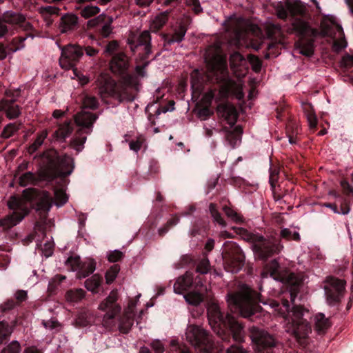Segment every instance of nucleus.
<instances>
[{
    "mask_svg": "<svg viewBox=\"0 0 353 353\" xmlns=\"http://www.w3.org/2000/svg\"><path fill=\"white\" fill-rule=\"evenodd\" d=\"M83 107L91 110H96L99 106V102L95 97L85 95L82 100Z\"/></svg>",
    "mask_w": 353,
    "mask_h": 353,
    "instance_id": "nucleus-47",
    "label": "nucleus"
},
{
    "mask_svg": "<svg viewBox=\"0 0 353 353\" xmlns=\"http://www.w3.org/2000/svg\"><path fill=\"white\" fill-rule=\"evenodd\" d=\"M210 261L206 257L202 259L196 266V271L201 274L207 273L210 269Z\"/></svg>",
    "mask_w": 353,
    "mask_h": 353,
    "instance_id": "nucleus-56",
    "label": "nucleus"
},
{
    "mask_svg": "<svg viewBox=\"0 0 353 353\" xmlns=\"http://www.w3.org/2000/svg\"><path fill=\"white\" fill-rule=\"evenodd\" d=\"M73 130L72 121L71 120L65 121L63 123L59 125L53 136L57 140H65L72 134Z\"/></svg>",
    "mask_w": 353,
    "mask_h": 353,
    "instance_id": "nucleus-29",
    "label": "nucleus"
},
{
    "mask_svg": "<svg viewBox=\"0 0 353 353\" xmlns=\"http://www.w3.org/2000/svg\"><path fill=\"white\" fill-rule=\"evenodd\" d=\"M186 339L190 343L198 348L199 353H219L223 348L214 347L211 337L208 332L201 327L190 325L188 327Z\"/></svg>",
    "mask_w": 353,
    "mask_h": 353,
    "instance_id": "nucleus-12",
    "label": "nucleus"
},
{
    "mask_svg": "<svg viewBox=\"0 0 353 353\" xmlns=\"http://www.w3.org/2000/svg\"><path fill=\"white\" fill-rule=\"evenodd\" d=\"M97 119L98 115L90 112L82 111L75 114L74 123L81 128L76 131L74 137L70 140V146L77 152L83 149L87 140V137L82 134H89L92 132L93 124Z\"/></svg>",
    "mask_w": 353,
    "mask_h": 353,
    "instance_id": "nucleus-11",
    "label": "nucleus"
},
{
    "mask_svg": "<svg viewBox=\"0 0 353 353\" xmlns=\"http://www.w3.org/2000/svg\"><path fill=\"white\" fill-rule=\"evenodd\" d=\"M250 337L255 346L256 353H275L274 347L277 341L274 336L263 329L256 326L249 328Z\"/></svg>",
    "mask_w": 353,
    "mask_h": 353,
    "instance_id": "nucleus-15",
    "label": "nucleus"
},
{
    "mask_svg": "<svg viewBox=\"0 0 353 353\" xmlns=\"http://www.w3.org/2000/svg\"><path fill=\"white\" fill-rule=\"evenodd\" d=\"M48 131L46 130H41L37 134L34 142L28 147L27 152L29 154H33L43 145L45 139L48 137Z\"/></svg>",
    "mask_w": 353,
    "mask_h": 353,
    "instance_id": "nucleus-33",
    "label": "nucleus"
},
{
    "mask_svg": "<svg viewBox=\"0 0 353 353\" xmlns=\"http://www.w3.org/2000/svg\"><path fill=\"white\" fill-rule=\"evenodd\" d=\"M292 26L293 31L299 38L296 42V46L299 49L300 53L306 57L312 56L314 53L313 41L307 37L314 34L315 30L307 22L300 19H296Z\"/></svg>",
    "mask_w": 353,
    "mask_h": 353,
    "instance_id": "nucleus-13",
    "label": "nucleus"
},
{
    "mask_svg": "<svg viewBox=\"0 0 353 353\" xmlns=\"http://www.w3.org/2000/svg\"><path fill=\"white\" fill-rule=\"evenodd\" d=\"M267 34L270 38H276L283 34L282 28L280 24L270 23L267 27Z\"/></svg>",
    "mask_w": 353,
    "mask_h": 353,
    "instance_id": "nucleus-46",
    "label": "nucleus"
},
{
    "mask_svg": "<svg viewBox=\"0 0 353 353\" xmlns=\"http://www.w3.org/2000/svg\"><path fill=\"white\" fill-rule=\"evenodd\" d=\"M119 271L120 265L118 264H114L112 265L107 270V272H105V278L106 280V283L108 285H110L114 281Z\"/></svg>",
    "mask_w": 353,
    "mask_h": 353,
    "instance_id": "nucleus-43",
    "label": "nucleus"
},
{
    "mask_svg": "<svg viewBox=\"0 0 353 353\" xmlns=\"http://www.w3.org/2000/svg\"><path fill=\"white\" fill-rule=\"evenodd\" d=\"M327 285L324 287H345L346 282L345 280L339 279L334 276H328L326 279Z\"/></svg>",
    "mask_w": 353,
    "mask_h": 353,
    "instance_id": "nucleus-52",
    "label": "nucleus"
},
{
    "mask_svg": "<svg viewBox=\"0 0 353 353\" xmlns=\"http://www.w3.org/2000/svg\"><path fill=\"white\" fill-rule=\"evenodd\" d=\"M54 199L56 201L55 204L57 206H62L67 203L68 196L63 190L57 189L54 191Z\"/></svg>",
    "mask_w": 353,
    "mask_h": 353,
    "instance_id": "nucleus-48",
    "label": "nucleus"
},
{
    "mask_svg": "<svg viewBox=\"0 0 353 353\" xmlns=\"http://www.w3.org/2000/svg\"><path fill=\"white\" fill-rule=\"evenodd\" d=\"M336 198H340L341 200L340 213L343 214H347L350 211V201L347 198L341 197L336 191H332L330 192Z\"/></svg>",
    "mask_w": 353,
    "mask_h": 353,
    "instance_id": "nucleus-44",
    "label": "nucleus"
},
{
    "mask_svg": "<svg viewBox=\"0 0 353 353\" xmlns=\"http://www.w3.org/2000/svg\"><path fill=\"white\" fill-rule=\"evenodd\" d=\"M208 316L212 328L222 341H230V334L223 327H225L230 329L235 341L238 343L244 341L245 333L243 325L230 314H227L224 317L217 303L212 302L209 304Z\"/></svg>",
    "mask_w": 353,
    "mask_h": 353,
    "instance_id": "nucleus-6",
    "label": "nucleus"
},
{
    "mask_svg": "<svg viewBox=\"0 0 353 353\" xmlns=\"http://www.w3.org/2000/svg\"><path fill=\"white\" fill-rule=\"evenodd\" d=\"M225 139L232 148H235L238 141H240V137H238L235 132H227L225 134Z\"/></svg>",
    "mask_w": 353,
    "mask_h": 353,
    "instance_id": "nucleus-54",
    "label": "nucleus"
},
{
    "mask_svg": "<svg viewBox=\"0 0 353 353\" xmlns=\"http://www.w3.org/2000/svg\"><path fill=\"white\" fill-rule=\"evenodd\" d=\"M170 345L172 346V351L175 353H190L185 345H179L176 341H172Z\"/></svg>",
    "mask_w": 353,
    "mask_h": 353,
    "instance_id": "nucleus-60",
    "label": "nucleus"
},
{
    "mask_svg": "<svg viewBox=\"0 0 353 353\" xmlns=\"http://www.w3.org/2000/svg\"><path fill=\"white\" fill-rule=\"evenodd\" d=\"M279 171L276 168L270 169V178L269 183L270 184L272 190H274L276 183L279 179Z\"/></svg>",
    "mask_w": 353,
    "mask_h": 353,
    "instance_id": "nucleus-59",
    "label": "nucleus"
},
{
    "mask_svg": "<svg viewBox=\"0 0 353 353\" xmlns=\"http://www.w3.org/2000/svg\"><path fill=\"white\" fill-rule=\"evenodd\" d=\"M20 199L13 196L8 201L9 208L14 211L10 215L0 219V227L4 232L17 225L28 214L29 210L23 207L24 203H29L43 220L46 219L53 203V199L48 192L33 188L25 189Z\"/></svg>",
    "mask_w": 353,
    "mask_h": 353,
    "instance_id": "nucleus-1",
    "label": "nucleus"
},
{
    "mask_svg": "<svg viewBox=\"0 0 353 353\" xmlns=\"http://www.w3.org/2000/svg\"><path fill=\"white\" fill-rule=\"evenodd\" d=\"M98 88V94L103 101H106V99L110 97L122 102L125 97L123 93L119 90L117 84L114 80L106 74H100L96 80Z\"/></svg>",
    "mask_w": 353,
    "mask_h": 353,
    "instance_id": "nucleus-16",
    "label": "nucleus"
},
{
    "mask_svg": "<svg viewBox=\"0 0 353 353\" xmlns=\"http://www.w3.org/2000/svg\"><path fill=\"white\" fill-rule=\"evenodd\" d=\"M303 112L307 117L310 128L315 130L318 124L317 117L311 103H304L302 105Z\"/></svg>",
    "mask_w": 353,
    "mask_h": 353,
    "instance_id": "nucleus-32",
    "label": "nucleus"
},
{
    "mask_svg": "<svg viewBox=\"0 0 353 353\" xmlns=\"http://www.w3.org/2000/svg\"><path fill=\"white\" fill-rule=\"evenodd\" d=\"M260 294L252 288H240L234 293H229L227 296L228 307L232 312H239L245 318L255 314L260 306Z\"/></svg>",
    "mask_w": 353,
    "mask_h": 353,
    "instance_id": "nucleus-7",
    "label": "nucleus"
},
{
    "mask_svg": "<svg viewBox=\"0 0 353 353\" xmlns=\"http://www.w3.org/2000/svg\"><path fill=\"white\" fill-rule=\"evenodd\" d=\"M143 46V53L141 54V60L143 61V64L138 65L135 68L136 74L139 77H145L146 76V68L149 65L150 61H147L150 54L151 53V35L148 31L141 32L137 39V43L134 44L135 48Z\"/></svg>",
    "mask_w": 353,
    "mask_h": 353,
    "instance_id": "nucleus-18",
    "label": "nucleus"
},
{
    "mask_svg": "<svg viewBox=\"0 0 353 353\" xmlns=\"http://www.w3.org/2000/svg\"><path fill=\"white\" fill-rule=\"evenodd\" d=\"M60 8L55 6H42L39 9V13L41 14L47 28H50L54 22V20L51 18L52 15L59 16L60 14Z\"/></svg>",
    "mask_w": 353,
    "mask_h": 353,
    "instance_id": "nucleus-28",
    "label": "nucleus"
},
{
    "mask_svg": "<svg viewBox=\"0 0 353 353\" xmlns=\"http://www.w3.org/2000/svg\"><path fill=\"white\" fill-rule=\"evenodd\" d=\"M196 265V262L194 259L188 254H184L181 256L179 261L174 263V268L180 269L189 266H194Z\"/></svg>",
    "mask_w": 353,
    "mask_h": 353,
    "instance_id": "nucleus-41",
    "label": "nucleus"
},
{
    "mask_svg": "<svg viewBox=\"0 0 353 353\" xmlns=\"http://www.w3.org/2000/svg\"><path fill=\"white\" fill-rule=\"evenodd\" d=\"M248 59L252 65V70L255 72H259L261 70L262 65V63L260 59L254 54H249L248 56Z\"/></svg>",
    "mask_w": 353,
    "mask_h": 353,
    "instance_id": "nucleus-51",
    "label": "nucleus"
},
{
    "mask_svg": "<svg viewBox=\"0 0 353 353\" xmlns=\"http://www.w3.org/2000/svg\"><path fill=\"white\" fill-rule=\"evenodd\" d=\"M79 28V17L73 13L68 12L63 14L57 24L60 34H69Z\"/></svg>",
    "mask_w": 353,
    "mask_h": 353,
    "instance_id": "nucleus-23",
    "label": "nucleus"
},
{
    "mask_svg": "<svg viewBox=\"0 0 353 353\" xmlns=\"http://www.w3.org/2000/svg\"><path fill=\"white\" fill-rule=\"evenodd\" d=\"M170 12L165 11L157 15L154 19L155 26L157 29H161L165 25L168 20Z\"/></svg>",
    "mask_w": 353,
    "mask_h": 353,
    "instance_id": "nucleus-50",
    "label": "nucleus"
},
{
    "mask_svg": "<svg viewBox=\"0 0 353 353\" xmlns=\"http://www.w3.org/2000/svg\"><path fill=\"white\" fill-rule=\"evenodd\" d=\"M299 288H285L282 292L283 297L282 304L288 314L283 316L285 321V329L287 332L294 336L296 339H305L311 332V327L306 319L303 318L305 313L308 311L302 306L295 305L292 310L288 311L290 299L292 303H294L299 294Z\"/></svg>",
    "mask_w": 353,
    "mask_h": 353,
    "instance_id": "nucleus-4",
    "label": "nucleus"
},
{
    "mask_svg": "<svg viewBox=\"0 0 353 353\" xmlns=\"http://www.w3.org/2000/svg\"><path fill=\"white\" fill-rule=\"evenodd\" d=\"M113 19L112 17H108L106 14H101L95 18L89 20L87 22L88 28H94L101 26L99 29V34L104 38H108L112 32V27L111 26Z\"/></svg>",
    "mask_w": 353,
    "mask_h": 353,
    "instance_id": "nucleus-22",
    "label": "nucleus"
},
{
    "mask_svg": "<svg viewBox=\"0 0 353 353\" xmlns=\"http://www.w3.org/2000/svg\"><path fill=\"white\" fill-rule=\"evenodd\" d=\"M39 165V176L46 181L71 174L74 168V159L68 154L59 155L53 148L48 149L34 157Z\"/></svg>",
    "mask_w": 353,
    "mask_h": 353,
    "instance_id": "nucleus-3",
    "label": "nucleus"
},
{
    "mask_svg": "<svg viewBox=\"0 0 353 353\" xmlns=\"http://www.w3.org/2000/svg\"><path fill=\"white\" fill-rule=\"evenodd\" d=\"M295 14L296 10L292 3L288 0L286 3V8L281 7L277 10L278 17L281 19H286L288 16V12Z\"/></svg>",
    "mask_w": 353,
    "mask_h": 353,
    "instance_id": "nucleus-42",
    "label": "nucleus"
},
{
    "mask_svg": "<svg viewBox=\"0 0 353 353\" xmlns=\"http://www.w3.org/2000/svg\"><path fill=\"white\" fill-rule=\"evenodd\" d=\"M21 346L18 341H13L1 353H19Z\"/></svg>",
    "mask_w": 353,
    "mask_h": 353,
    "instance_id": "nucleus-55",
    "label": "nucleus"
},
{
    "mask_svg": "<svg viewBox=\"0 0 353 353\" xmlns=\"http://www.w3.org/2000/svg\"><path fill=\"white\" fill-rule=\"evenodd\" d=\"M6 23L16 26L26 32L25 36H19L12 39L9 46V50L11 52H16L23 48L24 41L27 38L33 39L34 37L32 32H29L34 30L32 25L26 21L25 16L21 13L8 11L3 14L2 19H0V37L6 35L8 32Z\"/></svg>",
    "mask_w": 353,
    "mask_h": 353,
    "instance_id": "nucleus-8",
    "label": "nucleus"
},
{
    "mask_svg": "<svg viewBox=\"0 0 353 353\" xmlns=\"http://www.w3.org/2000/svg\"><path fill=\"white\" fill-rule=\"evenodd\" d=\"M209 211L214 222L217 223L222 227L225 228L227 226V223L217 210L216 204L211 203L209 205Z\"/></svg>",
    "mask_w": 353,
    "mask_h": 353,
    "instance_id": "nucleus-38",
    "label": "nucleus"
},
{
    "mask_svg": "<svg viewBox=\"0 0 353 353\" xmlns=\"http://www.w3.org/2000/svg\"><path fill=\"white\" fill-rule=\"evenodd\" d=\"M210 107L209 105H205V106L199 110L198 117L201 120H206L213 114Z\"/></svg>",
    "mask_w": 353,
    "mask_h": 353,
    "instance_id": "nucleus-58",
    "label": "nucleus"
},
{
    "mask_svg": "<svg viewBox=\"0 0 353 353\" xmlns=\"http://www.w3.org/2000/svg\"><path fill=\"white\" fill-rule=\"evenodd\" d=\"M102 281L103 276L99 274H94L85 281L84 287H101Z\"/></svg>",
    "mask_w": 353,
    "mask_h": 353,
    "instance_id": "nucleus-49",
    "label": "nucleus"
},
{
    "mask_svg": "<svg viewBox=\"0 0 353 353\" xmlns=\"http://www.w3.org/2000/svg\"><path fill=\"white\" fill-rule=\"evenodd\" d=\"M119 293L117 289L112 290L109 295L101 302L98 309L105 312L102 325L107 330H112L115 325V318L121 312V306L117 303Z\"/></svg>",
    "mask_w": 353,
    "mask_h": 353,
    "instance_id": "nucleus-14",
    "label": "nucleus"
},
{
    "mask_svg": "<svg viewBox=\"0 0 353 353\" xmlns=\"http://www.w3.org/2000/svg\"><path fill=\"white\" fill-rule=\"evenodd\" d=\"M226 353H250L240 345H232L227 348Z\"/></svg>",
    "mask_w": 353,
    "mask_h": 353,
    "instance_id": "nucleus-63",
    "label": "nucleus"
},
{
    "mask_svg": "<svg viewBox=\"0 0 353 353\" xmlns=\"http://www.w3.org/2000/svg\"><path fill=\"white\" fill-rule=\"evenodd\" d=\"M224 269L231 273L239 272L245 265V254L241 246L232 241H225L221 248Z\"/></svg>",
    "mask_w": 353,
    "mask_h": 353,
    "instance_id": "nucleus-10",
    "label": "nucleus"
},
{
    "mask_svg": "<svg viewBox=\"0 0 353 353\" xmlns=\"http://www.w3.org/2000/svg\"><path fill=\"white\" fill-rule=\"evenodd\" d=\"M14 323H9L6 321H0V344L7 340L13 332Z\"/></svg>",
    "mask_w": 353,
    "mask_h": 353,
    "instance_id": "nucleus-34",
    "label": "nucleus"
},
{
    "mask_svg": "<svg viewBox=\"0 0 353 353\" xmlns=\"http://www.w3.org/2000/svg\"><path fill=\"white\" fill-rule=\"evenodd\" d=\"M124 254L122 252L115 250L114 251H111L108 254L107 258L109 262L115 263L122 260Z\"/></svg>",
    "mask_w": 353,
    "mask_h": 353,
    "instance_id": "nucleus-53",
    "label": "nucleus"
},
{
    "mask_svg": "<svg viewBox=\"0 0 353 353\" xmlns=\"http://www.w3.org/2000/svg\"><path fill=\"white\" fill-rule=\"evenodd\" d=\"M223 211L224 212L225 214L228 216V218L230 219L233 221L237 223H240L243 221L242 216L237 213L231 208L227 205H224L223 208Z\"/></svg>",
    "mask_w": 353,
    "mask_h": 353,
    "instance_id": "nucleus-45",
    "label": "nucleus"
},
{
    "mask_svg": "<svg viewBox=\"0 0 353 353\" xmlns=\"http://www.w3.org/2000/svg\"><path fill=\"white\" fill-rule=\"evenodd\" d=\"M187 288H174V292L176 294H183L185 301L191 305H197L203 300V295L198 290H193L185 292Z\"/></svg>",
    "mask_w": 353,
    "mask_h": 353,
    "instance_id": "nucleus-27",
    "label": "nucleus"
},
{
    "mask_svg": "<svg viewBox=\"0 0 353 353\" xmlns=\"http://www.w3.org/2000/svg\"><path fill=\"white\" fill-rule=\"evenodd\" d=\"M143 141L144 139L141 137L137 138L136 141H131L129 143L130 150L138 152L141 149Z\"/></svg>",
    "mask_w": 353,
    "mask_h": 353,
    "instance_id": "nucleus-62",
    "label": "nucleus"
},
{
    "mask_svg": "<svg viewBox=\"0 0 353 353\" xmlns=\"http://www.w3.org/2000/svg\"><path fill=\"white\" fill-rule=\"evenodd\" d=\"M20 184L22 186H26L29 183H32L35 181V176L31 172H27L22 174L20 178Z\"/></svg>",
    "mask_w": 353,
    "mask_h": 353,
    "instance_id": "nucleus-57",
    "label": "nucleus"
},
{
    "mask_svg": "<svg viewBox=\"0 0 353 353\" xmlns=\"http://www.w3.org/2000/svg\"><path fill=\"white\" fill-rule=\"evenodd\" d=\"M21 126V123H10L6 125L3 129L1 133V137L3 139H8L13 136L15 132H17Z\"/></svg>",
    "mask_w": 353,
    "mask_h": 353,
    "instance_id": "nucleus-36",
    "label": "nucleus"
},
{
    "mask_svg": "<svg viewBox=\"0 0 353 353\" xmlns=\"http://www.w3.org/2000/svg\"><path fill=\"white\" fill-rule=\"evenodd\" d=\"M192 23V18L190 16H185L179 26L174 28L173 33L164 34L163 36L165 46L171 45L175 42L180 43L184 39V37L188 29V26Z\"/></svg>",
    "mask_w": 353,
    "mask_h": 353,
    "instance_id": "nucleus-21",
    "label": "nucleus"
},
{
    "mask_svg": "<svg viewBox=\"0 0 353 353\" xmlns=\"http://www.w3.org/2000/svg\"><path fill=\"white\" fill-rule=\"evenodd\" d=\"M340 184L344 194H345L347 196H350L351 194H353V186L350 185V183L346 180H342Z\"/></svg>",
    "mask_w": 353,
    "mask_h": 353,
    "instance_id": "nucleus-64",
    "label": "nucleus"
},
{
    "mask_svg": "<svg viewBox=\"0 0 353 353\" xmlns=\"http://www.w3.org/2000/svg\"><path fill=\"white\" fill-rule=\"evenodd\" d=\"M0 110L4 112L9 119H15L21 114V108L13 99H2L0 101Z\"/></svg>",
    "mask_w": 353,
    "mask_h": 353,
    "instance_id": "nucleus-24",
    "label": "nucleus"
},
{
    "mask_svg": "<svg viewBox=\"0 0 353 353\" xmlns=\"http://www.w3.org/2000/svg\"><path fill=\"white\" fill-rule=\"evenodd\" d=\"M101 12V9L97 6L88 5L83 7L80 14L84 19H89L97 16Z\"/></svg>",
    "mask_w": 353,
    "mask_h": 353,
    "instance_id": "nucleus-39",
    "label": "nucleus"
},
{
    "mask_svg": "<svg viewBox=\"0 0 353 353\" xmlns=\"http://www.w3.org/2000/svg\"><path fill=\"white\" fill-rule=\"evenodd\" d=\"M230 62L233 65H241L242 62L245 61V59L244 57L239 52H235L232 53L230 58Z\"/></svg>",
    "mask_w": 353,
    "mask_h": 353,
    "instance_id": "nucleus-61",
    "label": "nucleus"
},
{
    "mask_svg": "<svg viewBox=\"0 0 353 353\" xmlns=\"http://www.w3.org/2000/svg\"><path fill=\"white\" fill-rule=\"evenodd\" d=\"M327 302L335 305L340 302L345 294V288H325Z\"/></svg>",
    "mask_w": 353,
    "mask_h": 353,
    "instance_id": "nucleus-30",
    "label": "nucleus"
},
{
    "mask_svg": "<svg viewBox=\"0 0 353 353\" xmlns=\"http://www.w3.org/2000/svg\"><path fill=\"white\" fill-rule=\"evenodd\" d=\"M83 55V49L79 45L69 44L61 48L60 65L66 70L73 68Z\"/></svg>",
    "mask_w": 353,
    "mask_h": 353,
    "instance_id": "nucleus-19",
    "label": "nucleus"
},
{
    "mask_svg": "<svg viewBox=\"0 0 353 353\" xmlns=\"http://www.w3.org/2000/svg\"><path fill=\"white\" fill-rule=\"evenodd\" d=\"M217 112L221 114L227 122L233 125L237 119V112L235 107L229 103H221L217 105Z\"/></svg>",
    "mask_w": 353,
    "mask_h": 353,
    "instance_id": "nucleus-25",
    "label": "nucleus"
},
{
    "mask_svg": "<svg viewBox=\"0 0 353 353\" xmlns=\"http://www.w3.org/2000/svg\"><path fill=\"white\" fill-rule=\"evenodd\" d=\"M85 292L82 288L70 289L66 293V299L68 301L77 302L83 299Z\"/></svg>",
    "mask_w": 353,
    "mask_h": 353,
    "instance_id": "nucleus-37",
    "label": "nucleus"
},
{
    "mask_svg": "<svg viewBox=\"0 0 353 353\" xmlns=\"http://www.w3.org/2000/svg\"><path fill=\"white\" fill-rule=\"evenodd\" d=\"M230 83L227 65L214 63L209 65L208 71L194 69L190 74V83L193 98H199L206 84L216 85L218 88H210L203 96L205 105L211 106L219 90L220 94H227Z\"/></svg>",
    "mask_w": 353,
    "mask_h": 353,
    "instance_id": "nucleus-2",
    "label": "nucleus"
},
{
    "mask_svg": "<svg viewBox=\"0 0 353 353\" xmlns=\"http://www.w3.org/2000/svg\"><path fill=\"white\" fill-rule=\"evenodd\" d=\"M234 232L251 244L254 257L263 262L279 254L283 249L281 239L276 236H267L254 234L241 227H232Z\"/></svg>",
    "mask_w": 353,
    "mask_h": 353,
    "instance_id": "nucleus-5",
    "label": "nucleus"
},
{
    "mask_svg": "<svg viewBox=\"0 0 353 353\" xmlns=\"http://www.w3.org/2000/svg\"><path fill=\"white\" fill-rule=\"evenodd\" d=\"M65 264L71 270H78V277L81 279L88 276L94 272L97 263L91 258H87L81 261L79 256H70L67 259Z\"/></svg>",
    "mask_w": 353,
    "mask_h": 353,
    "instance_id": "nucleus-20",
    "label": "nucleus"
},
{
    "mask_svg": "<svg viewBox=\"0 0 353 353\" xmlns=\"http://www.w3.org/2000/svg\"><path fill=\"white\" fill-rule=\"evenodd\" d=\"M193 274L188 271L183 275L178 277L173 287H193Z\"/></svg>",
    "mask_w": 353,
    "mask_h": 353,
    "instance_id": "nucleus-35",
    "label": "nucleus"
},
{
    "mask_svg": "<svg viewBox=\"0 0 353 353\" xmlns=\"http://www.w3.org/2000/svg\"><path fill=\"white\" fill-rule=\"evenodd\" d=\"M331 323L328 318L323 313H318L314 317V328L319 334H323L330 327Z\"/></svg>",
    "mask_w": 353,
    "mask_h": 353,
    "instance_id": "nucleus-31",
    "label": "nucleus"
},
{
    "mask_svg": "<svg viewBox=\"0 0 353 353\" xmlns=\"http://www.w3.org/2000/svg\"><path fill=\"white\" fill-rule=\"evenodd\" d=\"M179 217L176 215L170 219L162 227L158 230V234L163 237L172 228L179 222Z\"/></svg>",
    "mask_w": 353,
    "mask_h": 353,
    "instance_id": "nucleus-40",
    "label": "nucleus"
},
{
    "mask_svg": "<svg viewBox=\"0 0 353 353\" xmlns=\"http://www.w3.org/2000/svg\"><path fill=\"white\" fill-rule=\"evenodd\" d=\"M134 303L131 302L128 307L125 310L123 316L120 319L119 328L122 333H128L134 322Z\"/></svg>",
    "mask_w": 353,
    "mask_h": 353,
    "instance_id": "nucleus-26",
    "label": "nucleus"
},
{
    "mask_svg": "<svg viewBox=\"0 0 353 353\" xmlns=\"http://www.w3.org/2000/svg\"><path fill=\"white\" fill-rule=\"evenodd\" d=\"M129 65L128 57L122 52L114 54L110 62L112 72L121 77L128 85H133L136 84L137 80L132 74L128 73Z\"/></svg>",
    "mask_w": 353,
    "mask_h": 353,
    "instance_id": "nucleus-17",
    "label": "nucleus"
},
{
    "mask_svg": "<svg viewBox=\"0 0 353 353\" xmlns=\"http://www.w3.org/2000/svg\"><path fill=\"white\" fill-rule=\"evenodd\" d=\"M266 269L261 273L263 280L270 277L286 285L285 287H301L307 285L309 281V276L304 272H292L287 269L280 270L279 263L276 259L272 260Z\"/></svg>",
    "mask_w": 353,
    "mask_h": 353,
    "instance_id": "nucleus-9",
    "label": "nucleus"
}]
</instances>
